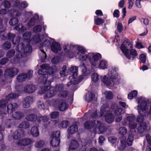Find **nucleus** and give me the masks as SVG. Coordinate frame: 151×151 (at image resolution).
<instances>
[{
    "mask_svg": "<svg viewBox=\"0 0 151 151\" xmlns=\"http://www.w3.org/2000/svg\"><path fill=\"white\" fill-rule=\"evenodd\" d=\"M40 68H41L38 72V74L41 75L39 79V82L44 84V87L43 86L41 90L42 91V93H45L47 90L45 97V98H49L53 96L56 93V91L53 88H50V86L51 82L50 81L47 80L48 75L47 70L50 68V65L46 63L40 65Z\"/></svg>",
    "mask_w": 151,
    "mask_h": 151,
    "instance_id": "nucleus-1",
    "label": "nucleus"
},
{
    "mask_svg": "<svg viewBox=\"0 0 151 151\" xmlns=\"http://www.w3.org/2000/svg\"><path fill=\"white\" fill-rule=\"evenodd\" d=\"M77 50H78V54L80 55L78 58L82 61H85L86 59H88L91 63L92 65L95 66L97 64L99 58H101V55L99 53L94 54L93 53H90L88 54L84 55L83 54L85 52V50L83 47L76 46ZM76 46H73L71 45L67 44L64 45L63 49L64 51L67 52H69L70 51L72 48L76 47Z\"/></svg>",
    "mask_w": 151,
    "mask_h": 151,
    "instance_id": "nucleus-2",
    "label": "nucleus"
},
{
    "mask_svg": "<svg viewBox=\"0 0 151 151\" xmlns=\"http://www.w3.org/2000/svg\"><path fill=\"white\" fill-rule=\"evenodd\" d=\"M108 75L111 79V81L106 76H104L102 79V81L105 85L112 86L114 84H117L119 83V81L117 79L118 74L115 70L113 69L109 70Z\"/></svg>",
    "mask_w": 151,
    "mask_h": 151,
    "instance_id": "nucleus-3",
    "label": "nucleus"
},
{
    "mask_svg": "<svg viewBox=\"0 0 151 151\" xmlns=\"http://www.w3.org/2000/svg\"><path fill=\"white\" fill-rule=\"evenodd\" d=\"M132 45L127 41H124L121 46V49L124 53L125 57L128 59H130L131 56L129 54V50L128 49L132 48Z\"/></svg>",
    "mask_w": 151,
    "mask_h": 151,
    "instance_id": "nucleus-4",
    "label": "nucleus"
},
{
    "mask_svg": "<svg viewBox=\"0 0 151 151\" xmlns=\"http://www.w3.org/2000/svg\"><path fill=\"white\" fill-rule=\"evenodd\" d=\"M27 45L25 46L23 43L21 42L18 45L17 47H16V50L17 51L21 52L23 51L24 53H30L32 51V46L28 42H27Z\"/></svg>",
    "mask_w": 151,
    "mask_h": 151,
    "instance_id": "nucleus-5",
    "label": "nucleus"
},
{
    "mask_svg": "<svg viewBox=\"0 0 151 151\" xmlns=\"http://www.w3.org/2000/svg\"><path fill=\"white\" fill-rule=\"evenodd\" d=\"M53 105L57 106L58 105V109L61 111H63L67 109L68 107V105L62 99L53 100L52 101Z\"/></svg>",
    "mask_w": 151,
    "mask_h": 151,
    "instance_id": "nucleus-6",
    "label": "nucleus"
},
{
    "mask_svg": "<svg viewBox=\"0 0 151 151\" xmlns=\"http://www.w3.org/2000/svg\"><path fill=\"white\" fill-rule=\"evenodd\" d=\"M14 93L9 94L6 96V99L7 100L9 101L10 99L16 98L21 94L22 91L23 90L22 86L20 84L16 85Z\"/></svg>",
    "mask_w": 151,
    "mask_h": 151,
    "instance_id": "nucleus-7",
    "label": "nucleus"
},
{
    "mask_svg": "<svg viewBox=\"0 0 151 151\" xmlns=\"http://www.w3.org/2000/svg\"><path fill=\"white\" fill-rule=\"evenodd\" d=\"M107 129V127L106 126L101 122L98 120L96 127L93 129V132L95 134H100L105 132Z\"/></svg>",
    "mask_w": 151,
    "mask_h": 151,
    "instance_id": "nucleus-8",
    "label": "nucleus"
},
{
    "mask_svg": "<svg viewBox=\"0 0 151 151\" xmlns=\"http://www.w3.org/2000/svg\"><path fill=\"white\" fill-rule=\"evenodd\" d=\"M70 71L73 73V77L74 79V81L73 82L74 84H77L80 82L83 78V76L80 75L78 77L76 78L77 76L78 71V67L77 66H73L70 68Z\"/></svg>",
    "mask_w": 151,
    "mask_h": 151,
    "instance_id": "nucleus-9",
    "label": "nucleus"
},
{
    "mask_svg": "<svg viewBox=\"0 0 151 151\" xmlns=\"http://www.w3.org/2000/svg\"><path fill=\"white\" fill-rule=\"evenodd\" d=\"M141 101L140 103L139 104L137 107V110L138 112L139 111L143 112L145 111L148 109L147 103L145 100H142V98L140 97L138 98L137 99V101L138 104Z\"/></svg>",
    "mask_w": 151,
    "mask_h": 151,
    "instance_id": "nucleus-10",
    "label": "nucleus"
},
{
    "mask_svg": "<svg viewBox=\"0 0 151 151\" xmlns=\"http://www.w3.org/2000/svg\"><path fill=\"white\" fill-rule=\"evenodd\" d=\"M18 72V69L15 68H7L5 70V74L11 78H13L17 75Z\"/></svg>",
    "mask_w": 151,
    "mask_h": 151,
    "instance_id": "nucleus-11",
    "label": "nucleus"
},
{
    "mask_svg": "<svg viewBox=\"0 0 151 151\" xmlns=\"http://www.w3.org/2000/svg\"><path fill=\"white\" fill-rule=\"evenodd\" d=\"M33 99L32 97L27 96L25 97L22 101V106L25 108H29L32 103Z\"/></svg>",
    "mask_w": 151,
    "mask_h": 151,
    "instance_id": "nucleus-12",
    "label": "nucleus"
},
{
    "mask_svg": "<svg viewBox=\"0 0 151 151\" xmlns=\"http://www.w3.org/2000/svg\"><path fill=\"white\" fill-rule=\"evenodd\" d=\"M111 110L114 112L116 115L118 116L124 113V111L122 108H118L116 104L115 103H112L111 106Z\"/></svg>",
    "mask_w": 151,
    "mask_h": 151,
    "instance_id": "nucleus-13",
    "label": "nucleus"
},
{
    "mask_svg": "<svg viewBox=\"0 0 151 151\" xmlns=\"http://www.w3.org/2000/svg\"><path fill=\"white\" fill-rule=\"evenodd\" d=\"M104 114H102L101 116H104L105 117V121L109 124L112 123L114 121V118L112 114L107 111H104Z\"/></svg>",
    "mask_w": 151,
    "mask_h": 151,
    "instance_id": "nucleus-14",
    "label": "nucleus"
},
{
    "mask_svg": "<svg viewBox=\"0 0 151 151\" xmlns=\"http://www.w3.org/2000/svg\"><path fill=\"white\" fill-rule=\"evenodd\" d=\"M37 89V86L33 84H28L24 87V92L27 93H31L35 91Z\"/></svg>",
    "mask_w": 151,
    "mask_h": 151,
    "instance_id": "nucleus-15",
    "label": "nucleus"
},
{
    "mask_svg": "<svg viewBox=\"0 0 151 151\" xmlns=\"http://www.w3.org/2000/svg\"><path fill=\"white\" fill-rule=\"evenodd\" d=\"M24 134V130L21 129H19L13 133L12 136L14 139L17 140L22 137Z\"/></svg>",
    "mask_w": 151,
    "mask_h": 151,
    "instance_id": "nucleus-16",
    "label": "nucleus"
},
{
    "mask_svg": "<svg viewBox=\"0 0 151 151\" xmlns=\"http://www.w3.org/2000/svg\"><path fill=\"white\" fill-rule=\"evenodd\" d=\"M97 120H95L93 121H88L86 122L84 124L85 128L88 129H90L93 127L95 128Z\"/></svg>",
    "mask_w": 151,
    "mask_h": 151,
    "instance_id": "nucleus-17",
    "label": "nucleus"
},
{
    "mask_svg": "<svg viewBox=\"0 0 151 151\" xmlns=\"http://www.w3.org/2000/svg\"><path fill=\"white\" fill-rule=\"evenodd\" d=\"M31 140L29 138H23L19 141L17 142V144L21 146H27L31 144Z\"/></svg>",
    "mask_w": 151,
    "mask_h": 151,
    "instance_id": "nucleus-18",
    "label": "nucleus"
},
{
    "mask_svg": "<svg viewBox=\"0 0 151 151\" xmlns=\"http://www.w3.org/2000/svg\"><path fill=\"white\" fill-rule=\"evenodd\" d=\"M24 116L23 113L20 111L14 112L12 115V117L16 120H20L22 119Z\"/></svg>",
    "mask_w": 151,
    "mask_h": 151,
    "instance_id": "nucleus-19",
    "label": "nucleus"
},
{
    "mask_svg": "<svg viewBox=\"0 0 151 151\" xmlns=\"http://www.w3.org/2000/svg\"><path fill=\"white\" fill-rule=\"evenodd\" d=\"M18 107V105L16 103L9 104L7 106V111L9 113H11Z\"/></svg>",
    "mask_w": 151,
    "mask_h": 151,
    "instance_id": "nucleus-20",
    "label": "nucleus"
},
{
    "mask_svg": "<svg viewBox=\"0 0 151 151\" xmlns=\"http://www.w3.org/2000/svg\"><path fill=\"white\" fill-rule=\"evenodd\" d=\"M16 36L15 34L11 32H9L6 36H5L4 35L1 36V39L5 40H7L10 41L13 40Z\"/></svg>",
    "mask_w": 151,
    "mask_h": 151,
    "instance_id": "nucleus-21",
    "label": "nucleus"
},
{
    "mask_svg": "<svg viewBox=\"0 0 151 151\" xmlns=\"http://www.w3.org/2000/svg\"><path fill=\"white\" fill-rule=\"evenodd\" d=\"M51 50L55 53H58L60 49V44L58 42H53L51 45Z\"/></svg>",
    "mask_w": 151,
    "mask_h": 151,
    "instance_id": "nucleus-22",
    "label": "nucleus"
},
{
    "mask_svg": "<svg viewBox=\"0 0 151 151\" xmlns=\"http://www.w3.org/2000/svg\"><path fill=\"white\" fill-rule=\"evenodd\" d=\"M50 42L48 40H45L43 43H41L40 44V49L42 52L44 53L45 56H46V54L45 52L44 51L43 48V47H49L50 46Z\"/></svg>",
    "mask_w": 151,
    "mask_h": 151,
    "instance_id": "nucleus-23",
    "label": "nucleus"
},
{
    "mask_svg": "<svg viewBox=\"0 0 151 151\" xmlns=\"http://www.w3.org/2000/svg\"><path fill=\"white\" fill-rule=\"evenodd\" d=\"M31 134L34 137H37L39 134V132L38 131V127L37 126H33L31 129L30 131Z\"/></svg>",
    "mask_w": 151,
    "mask_h": 151,
    "instance_id": "nucleus-24",
    "label": "nucleus"
},
{
    "mask_svg": "<svg viewBox=\"0 0 151 151\" xmlns=\"http://www.w3.org/2000/svg\"><path fill=\"white\" fill-rule=\"evenodd\" d=\"M78 128L76 124H73L68 128V132L70 134H74L78 130Z\"/></svg>",
    "mask_w": 151,
    "mask_h": 151,
    "instance_id": "nucleus-25",
    "label": "nucleus"
},
{
    "mask_svg": "<svg viewBox=\"0 0 151 151\" xmlns=\"http://www.w3.org/2000/svg\"><path fill=\"white\" fill-rule=\"evenodd\" d=\"M147 128V124L146 122L143 123L138 127V132L142 134L145 131Z\"/></svg>",
    "mask_w": 151,
    "mask_h": 151,
    "instance_id": "nucleus-26",
    "label": "nucleus"
},
{
    "mask_svg": "<svg viewBox=\"0 0 151 151\" xmlns=\"http://www.w3.org/2000/svg\"><path fill=\"white\" fill-rule=\"evenodd\" d=\"M9 13L11 17H13L15 16L16 17L19 16L21 14V11L20 10L19 11V9H12L9 11Z\"/></svg>",
    "mask_w": 151,
    "mask_h": 151,
    "instance_id": "nucleus-27",
    "label": "nucleus"
},
{
    "mask_svg": "<svg viewBox=\"0 0 151 151\" xmlns=\"http://www.w3.org/2000/svg\"><path fill=\"white\" fill-rule=\"evenodd\" d=\"M37 116L35 114H31L27 116L26 119L27 120L30 122H35L38 120Z\"/></svg>",
    "mask_w": 151,
    "mask_h": 151,
    "instance_id": "nucleus-28",
    "label": "nucleus"
},
{
    "mask_svg": "<svg viewBox=\"0 0 151 151\" xmlns=\"http://www.w3.org/2000/svg\"><path fill=\"white\" fill-rule=\"evenodd\" d=\"M78 146V142L76 140H73L70 142L69 148L70 149L74 150L77 149Z\"/></svg>",
    "mask_w": 151,
    "mask_h": 151,
    "instance_id": "nucleus-29",
    "label": "nucleus"
},
{
    "mask_svg": "<svg viewBox=\"0 0 151 151\" xmlns=\"http://www.w3.org/2000/svg\"><path fill=\"white\" fill-rule=\"evenodd\" d=\"M134 139V134L133 133H130L127 139V144L129 146H131L133 143Z\"/></svg>",
    "mask_w": 151,
    "mask_h": 151,
    "instance_id": "nucleus-30",
    "label": "nucleus"
},
{
    "mask_svg": "<svg viewBox=\"0 0 151 151\" xmlns=\"http://www.w3.org/2000/svg\"><path fill=\"white\" fill-rule=\"evenodd\" d=\"M29 123L28 122L24 121L19 124L18 127L20 128L25 129L29 127Z\"/></svg>",
    "mask_w": 151,
    "mask_h": 151,
    "instance_id": "nucleus-31",
    "label": "nucleus"
},
{
    "mask_svg": "<svg viewBox=\"0 0 151 151\" xmlns=\"http://www.w3.org/2000/svg\"><path fill=\"white\" fill-rule=\"evenodd\" d=\"M26 74L22 73L19 75L17 77V80L19 82H22L26 79Z\"/></svg>",
    "mask_w": 151,
    "mask_h": 151,
    "instance_id": "nucleus-32",
    "label": "nucleus"
},
{
    "mask_svg": "<svg viewBox=\"0 0 151 151\" xmlns=\"http://www.w3.org/2000/svg\"><path fill=\"white\" fill-rule=\"evenodd\" d=\"M60 74L61 77H64L67 75L68 72L66 65H64L63 67L62 70L60 71Z\"/></svg>",
    "mask_w": 151,
    "mask_h": 151,
    "instance_id": "nucleus-33",
    "label": "nucleus"
},
{
    "mask_svg": "<svg viewBox=\"0 0 151 151\" xmlns=\"http://www.w3.org/2000/svg\"><path fill=\"white\" fill-rule=\"evenodd\" d=\"M60 141V139H57L56 138H53L52 139L51 144L53 147H57L59 144Z\"/></svg>",
    "mask_w": 151,
    "mask_h": 151,
    "instance_id": "nucleus-34",
    "label": "nucleus"
},
{
    "mask_svg": "<svg viewBox=\"0 0 151 151\" xmlns=\"http://www.w3.org/2000/svg\"><path fill=\"white\" fill-rule=\"evenodd\" d=\"M49 119V117L46 116H41L38 117V122L39 123L41 122H46Z\"/></svg>",
    "mask_w": 151,
    "mask_h": 151,
    "instance_id": "nucleus-35",
    "label": "nucleus"
},
{
    "mask_svg": "<svg viewBox=\"0 0 151 151\" xmlns=\"http://www.w3.org/2000/svg\"><path fill=\"white\" fill-rule=\"evenodd\" d=\"M95 94L92 93H88L86 94V101L89 102L92 100L95 97Z\"/></svg>",
    "mask_w": 151,
    "mask_h": 151,
    "instance_id": "nucleus-36",
    "label": "nucleus"
},
{
    "mask_svg": "<svg viewBox=\"0 0 151 151\" xmlns=\"http://www.w3.org/2000/svg\"><path fill=\"white\" fill-rule=\"evenodd\" d=\"M108 66L107 62L105 60H101L99 65V67L101 69H104L107 68Z\"/></svg>",
    "mask_w": 151,
    "mask_h": 151,
    "instance_id": "nucleus-37",
    "label": "nucleus"
},
{
    "mask_svg": "<svg viewBox=\"0 0 151 151\" xmlns=\"http://www.w3.org/2000/svg\"><path fill=\"white\" fill-rule=\"evenodd\" d=\"M28 6L27 3L25 2H23L18 4V6L19 7V11H21V14L23 13L22 11L23 9L26 8Z\"/></svg>",
    "mask_w": 151,
    "mask_h": 151,
    "instance_id": "nucleus-38",
    "label": "nucleus"
},
{
    "mask_svg": "<svg viewBox=\"0 0 151 151\" xmlns=\"http://www.w3.org/2000/svg\"><path fill=\"white\" fill-rule=\"evenodd\" d=\"M11 47V43L9 41L6 42L2 46V48L5 50H8Z\"/></svg>",
    "mask_w": 151,
    "mask_h": 151,
    "instance_id": "nucleus-39",
    "label": "nucleus"
},
{
    "mask_svg": "<svg viewBox=\"0 0 151 151\" xmlns=\"http://www.w3.org/2000/svg\"><path fill=\"white\" fill-rule=\"evenodd\" d=\"M15 29L17 31H21V32L25 31L27 29L25 27H24L23 25L20 23L15 27Z\"/></svg>",
    "mask_w": 151,
    "mask_h": 151,
    "instance_id": "nucleus-40",
    "label": "nucleus"
},
{
    "mask_svg": "<svg viewBox=\"0 0 151 151\" xmlns=\"http://www.w3.org/2000/svg\"><path fill=\"white\" fill-rule=\"evenodd\" d=\"M94 22L96 25H99L103 24L104 22V20L103 19L97 17V16H95Z\"/></svg>",
    "mask_w": 151,
    "mask_h": 151,
    "instance_id": "nucleus-41",
    "label": "nucleus"
},
{
    "mask_svg": "<svg viewBox=\"0 0 151 151\" xmlns=\"http://www.w3.org/2000/svg\"><path fill=\"white\" fill-rule=\"evenodd\" d=\"M19 20L17 18H13L10 19L9 24L10 25L14 26L17 24Z\"/></svg>",
    "mask_w": 151,
    "mask_h": 151,
    "instance_id": "nucleus-42",
    "label": "nucleus"
},
{
    "mask_svg": "<svg viewBox=\"0 0 151 151\" xmlns=\"http://www.w3.org/2000/svg\"><path fill=\"white\" fill-rule=\"evenodd\" d=\"M79 67L81 68L83 73L85 76L87 75L88 74L86 67L84 63H83L82 65H81Z\"/></svg>",
    "mask_w": 151,
    "mask_h": 151,
    "instance_id": "nucleus-43",
    "label": "nucleus"
},
{
    "mask_svg": "<svg viewBox=\"0 0 151 151\" xmlns=\"http://www.w3.org/2000/svg\"><path fill=\"white\" fill-rule=\"evenodd\" d=\"M106 98L109 100L111 99L113 97V95L111 91H106L105 92Z\"/></svg>",
    "mask_w": 151,
    "mask_h": 151,
    "instance_id": "nucleus-44",
    "label": "nucleus"
},
{
    "mask_svg": "<svg viewBox=\"0 0 151 151\" xmlns=\"http://www.w3.org/2000/svg\"><path fill=\"white\" fill-rule=\"evenodd\" d=\"M32 40H33L35 43H38L41 41V39L40 38V35L39 34L35 35Z\"/></svg>",
    "mask_w": 151,
    "mask_h": 151,
    "instance_id": "nucleus-45",
    "label": "nucleus"
},
{
    "mask_svg": "<svg viewBox=\"0 0 151 151\" xmlns=\"http://www.w3.org/2000/svg\"><path fill=\"white\" fill-rule=\"evenodd\" d=\"M15 53V51L14 49H12L8 51L6 54L7 58H11L12 57Z\"/></svg>",
    "mask_w": 151,
    "mask_h": 151,
    "instance_id": "nucleus-46",
    "label": "nucleus"
},
{
    "mask_svg": "<svg viewBox=\"0 0 151 151\" xmlns=\"http://www.w3.org/2000/svg\"><path fill=\"white\" fill-rule=\"evenodd\" d=\"M139 112H138L139 114L137 118V121L138 123L142 124L144 120L143 115L141 114V111H139Z\"/></svg>",
    "mask_w": 151,
    "mask_h": 151,
    "instance_id": "nucleus-47",
    "label": "nucleus"
},
{
    "mask_svg": "<svg viewBox=\"0 0 151 151\" xmlns=\"http://www.w3.org/2000/svg\"><path fill=\"white\" fill-rule=\"evenodd\" d=\"M64 88V86L62 84L57 85L55 87V90L56 91L60 92L62 91Z\"/></svg>",
    "mask_w": 151,
    "mask_h": 151,
    "instance_id": "nucleus-48",
    "label": "nucleus"
},
{
    "mask_svg": "<svg viewBox=\"0 0 151 151\" xmlns=\"http://www.w3.org/2000/svg\"><path fill=\"white\" fill-rule=\"evenodd\" d=\"M137 91L135 90L131 91L128 94V99H131L133 97L136 96L137 94Z\"/></svg>",
    "mask_w": 151,
    "mask_h": 151,
    "instance_id": "nucleus-49",
    "label": "nucleus"
},
{
    "mask_svg": "<svg viewBox=\"0 0 151 151\" xmlns=\"http://www.w3.org/2000/svg\"><path fill=\"white\" fill-rule=\"evenodd\" d=\"M60 137V132L59 131H57L52 133L51 137L53 138H56L57 139H60L59 138Z\"/></svg>",
    "mask_w": 151,
    "mask_h": 151,
    "instance_id": "nucleus-50",
    "label": "nucleus"
},
{
    "mask_svg": "<svg viewBox=\"0 0 151 151\" xmlns=\"http://www.w3.org/2000/svg\"><path fill=\"white\" fill-rule=\"evenodd\" d=\"M68 95V92L67 91H62L58 95L60 97L63 98L66 97Z\"/></svg>",
    "mask_w": 151,
    "mask_h": 151,
    "instance_id": "nucleus-51",
    "label": "nucleus"
},
{
    "mask_svg": "<svg viewBox=\"0 0 151 151\" xmlns=\"http://www.w3.org/2000/svg\"><path fill=\"white\" fill-rule=\"evenodd\" d=\"M119 133L122 135H124L127 133V129L124 127H120L119 129Z\"/></svg>",
    "mask_w": 151,
    "mask_h": 151,
    "instance_id": "nucleus-52",
    "label": "nucleus"
},
{
    "mask_svg": "<svg viewBox=\"0 0 151 151\" xmlns=\"http://www.w3.org/2000/svg\"><path fill=\"white\" fill-rule=\"evenodd\" d=\"M31 35L30 32H27L24 33L23 35V38L24 40H28L30 39Z\"/></svg>",
    "mask_w": 151,
    "mask_h": 151,
    "instance_id": "nucleus-53",
    "label": "nucleus"
},
{
    "mask_svg": "<svg viewBox=\"0 0 151 151\" xmlns=\"http://www.w3.org/2000/svg\"><path fill=\"white\" fill-rule=\"evenodd\" d=\"M42 27L40 25H37L35 26L33 29V30L35 32H40L42 30Z\"/></svg>",
    "mask_w": 151,
    "mask_h": 151,
    "instance_id": "nucleus-54",
    "label": "nucleus"
},
{
    "mask_svg": "<svg viewBox=\"0 0 151 151\" xmlns=\"http://www.w3.org/2000/svg\"><path fill=\"white\" fill-rule=\"evenodd\" d=\"M37 106L40 109H44L45 108V106L43 102L41 100H39L37 103Z\"/></svg>",
    "mask_w": 151,
    "mask_h": 151,
    "instance_id": "nucleus-55",
    "label": "nucleus"
},
{
    "mask_svg": "<svg viewBox=\"0 0 151 151\" xmlns=\"http://www.w3.org/2000/svg\"><path fill=\"white\" fill-rule=\"evenodd\" d=\"M127 119L129 122V123H130L135 121V117L133 115H130L127 116Z\"/></svg>",
    "mask_w": 151,
    "mask_h": 151,
    "instance_id": "nucleus-56",
    "label": "nucleus"
},
{
    "mask_svg": "<svg viewBox=\"0 0 151 151\" xmlns=\"http://www.w3.org/2000/svg\"><path fill=\"white\" fill-rule=\"evenodd\" d=\"M92 79L94 82H96L99 80V76L96 73H94L92 75Z\"/></svg>",
    "mask_w": 151,
    "mask_h": 151,
    "instance_id": "nucleus-57",
    "label": "nucleus"
},
{
    "mask_svg": "<svg viewBox=\"0 0 151 151\" xmlns=\"http://www.w3.org/2000/svg\"><path fill=\"white\" fill-rule=\"evenodd\" d=\"M59 113L58 111H54L50 114V117L52 119L57 118L59 116Z\"/></svg>",
    "mask_w": 151,
    "mask_h": 151,
    "instance_id": "nucleus-58",
    "label": "nucleus"
},
{
    "mask_svg": "<svg viewBox=\"0 0 151 151\" xmlns=\"http://www.w3.org/2000/svg\"><path fill=\"white\" fill-rule=\"evenodd\" d=\"M129 126L131 129H135L137 127V124L134 121L132 122L129 123Z\"/></svg>",
    "mask_w": 151,
    "mask_h": 151,
    "instance_id": "nucleus-59",
    "label": "nucleus"
},
{
    "mask_svg": "<svg viewBox=\"0 0 151 151\" xmlns=\"http://www.w3.org/2000/svg\"><path fill=\"white\" fill-rule=\"evenodd\" d=\"M129 55H132V58H134L135 56H136L138 54L136 50L134 49H132L130 50V54Z\"/></svg>",
    "mask_w": 151,
    "mask_h": 151,
    "instance_id": "nucleus-60",
    "label": "nucleus"
},
{
    "mask_svg": "<svg viewBox=\"0 0 151 151\" xmlns=\"http://www.w3.org/2000/svg\"><path fill=\"white\" fill-rule=\"evenodd\" d=\"M36 20L35 18L33 17L29 21L28 23V25L29 27H32L34 25Z\"/></svg>",
    "mask_w": 151,
    "mask_h": 151,
    "instance_id": "nucleus-61",
    "label": "nucleus"
},
{
    "mask_svg": "<svg viewBox=\"0 0 151 151\" xmlns=\"http://www.w3.org/2000/svg\"><path fill=\"white\" fill-rule=\"evenodd\" d=\"M44 143L43 141L40 140L37 142L35 144V146L37 147H42L43 146Z\"/></svg>",
    "mask_w": 151,
    "mask_h": 151,
    "instance_id": "nucleus-62",
    "label": "nucleus"
},
{
    "mask_svg": "<svg viewBox=\"0 0 151 151\" xmlns=\"http://www.w3.org/2000/svg\"><path fill=\"white\" fill-rule=\"evenodd\" d=\"M12 119H8L6 120L4 122V127L6 128H9L11 126V121Z\"/></svg>",
    "mask_w": 151,
    "mask_h": 151,
    "instance_id": "nucleus-63",
    "label": "nucleus"
},
{
    "mask_svg": "<svg viewBox=\"0 0 151 151\" xmlns=\"http://www.w3.org/2000/svg\"><path fill=\"white\" fill-rule=\"evenodd\" d=\"M108 140L109 142L112 144H114L116 142V138L114 137H110L108 138Z\"/></svg>",
    "mask_w": 151,
    "mask_h": 151,
    "instance_id": "nucleus-64",
    "label": "nucleus"
}]
</instances>
